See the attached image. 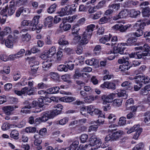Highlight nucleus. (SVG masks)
<instances>
[{"label": "nucleus", "mask_w": 150, "mask_h": 150, "mask_svg": "<svg viewBox=\"0 0 150 150\" xmlns=\"http://www.w3.org/2000/svg\"><path fill=\"white\" fill-rule=\"evenodd\" d=\"M88 139V135L86 134H83L80 137L81 141L82 143L86 142Z\"/></svg>", "instance_id": "5fc2aeb1"}, {"label": "nucleus", "mask_w": 150, "mask_h": 150, "mask_svg": "<svg viewBox=\"0 0 150 150\" xmlns=\"http://www.w3.org/2000/svg\"><path fill=\"white\" fill-rule=\"evenodd\" d=\"M80 28L79 25L75 24L74 25L72 28V30L73 31H74V33H78V31L79 30Z\"/></svg>", "instance_id": "774afa93"}, {"label": "nucleus", "mask_w": 150, "mask_h": 150, "mask_svg": "<svg viewBox=\"0 0 150 150\" xmlns=\"http://www.w3.org/2000/svg\"><path fill=\"white\" fill-rule=\"evenodd\" d=\"M129 59V57H126V56H123L122 58L119 59L118 60V62L120 64H124L123 65L125 67V69L128 70L129 67H128V66L129 64V62L128 60Z\"/></svg>", "instance_id": "ddd939ff"}, {"label": "nucleus", "mask_w": 150, "mask_h": 150, "mask_svg": "<svg viewBox=\"0 0 150 150\" xmlns=\"http://www.w3.org/2000/svg\"><path fill=\"white\" fill-rule=\"evenodd\" d=\"M91 38H88L87 35H85V33L83 34V37L80 41V45H83L86 44L88 42V40Z\"/></svg>", "instance_id": "473e14b6"}, {"label": "nucleus", "mask_w": 150, "mask_h": 150, "mask_svg": "<svg viewBox=\"0 0 150 150\" xmlns=\"http://www.w3.org/2000/svg\"><path fill=\"white\" fill-rule=\"evenodd\" d=\"M85 62L86 64L91 66L96 65L98 63V60L93 58L87 60Z\"/></svg>", "instance_id": "7c9ffc66"}, {"label": "nucleus", "mask_w": 150, "mask_h": 150, "mask_svg": "<svg viewBox=\"0 0 150 150\" xmlns=\"http://www.w3.org/2000/svg\"><path fill=\"white\" fill-rule=\"evenodd\" d=\"M21 38L23 41H28L30 39L31 36L29 34L27 33L25 35H23Z\"/></svg>", "instance_id": "864d4df0"}, {"label": "nucleus", "mask_w": 150, "mask_h": 150, "mask_svg": "<svg viewBox=\"0 0 150 150\" xmlns=\"http://www.w3.org/2000/svg\"><path fill=\"white\" fill-rule=\"evenodd\" d=\"M38 102L36 100H34L32 103H30L28 101H26L25 102V104L28 105V108H31L35 107L38 104Z\"/></svg>", "instance_id": "c9c22d12"}, {"label": "nucleus", "mask_w": 150, "mask_h": 150, "mask_svg": "<svg viewBox=\"0 0 150 150\" xmlns=\"http://www.w3.org/2000/svg\"><path fill=\"white\" fill-rule=\"evenodd\" d=\"M40 17V16H35L33 19L30 26L35 27L39 23Z\"/></svg>", "instance_id": "f704fd0d"}, {"label": "nucleus", "mask_w": 150, "mask_h": 150, "mask_svg": "<svg viewBox=\"0 0 150 150\" xmlns=\"http://www.w3.org/2000/svg\"><path fill=\"white\" fill-rule=\"evenodd\" d=\"M98 98L99 96L97 95L94 96L91 94H89L88 95H87L86 97H85L84 101L86 103H91L94 100L98 99Z\"/></svg>", "instance_id": "4468645a"}, {"label": "nucleus", "mask_w": 150, "mask_h": 150, "mask_svg": "<svg viewBox=\"0 0 150 150\" xmlns=\"http://www.w3.org/2000/svg\"><path fill=\"white\" fill-rule=\"evenodd\" d=\"M95 27V25L91 24L88 25L87 27V29L84 32L85 34L87 35L88 38H91L92 35V32Z\"/></svg>", "instance_id": "2eb2a0df"}, {"label": "nucleus", "mask_w": 150, "mask_h": 150, "mask_svg": "<svg viewBox=\"0 0 150 150\" xmlns=\"http://www.w3.org/2000/svg\"><path fill=\"white\" fill-rule=\"evenodd\" d=\"M134 101L132 98H131L128 100L125 104V105L127 109V110L129 109V108H130L131 106V105L133 103Z\"/></svg>", "instance_id": "49530a36"}, {"label": "nucleus", "mask_w": 150, "mask_h": 150, "mask_svg": "<svg viewBox=\"0 0 150 150\" xmlns=\"http://www.w3.org/2000/svg\"><path fill=\"white\" fill-rule=\"evenodd\" d=\"M144 145L142 143H140L134 146L132 150H139L143 148Z\"/></svg>", "instance_id": "338daca9"}, {"label": "nucleus", "mask_w": 150, "mask_h": 150, "mask_svg": "<svg viewBox=\"0 0 150 150\" xmlns=\"http://www.w3.org/2000/svg\"><path fill=\"white\" fill-rule=\"evenodd\" d=\"M111 37L112 35L110 34H109L108 35H105L99 40V41L101 43L105 44L106 42L110 40Z\"/></svg>", "instance_id": "c756f323"}, {"label": "nucleus", "mask_w": 150, "mask_h": 150, "mask_svg": "<svg viewBox=\"0 0 150 150\" xmlns=\"http://www.w3.org/2000/svg\"><path fill=\"white\" fill-rule=\"evenodd\" d=\"M93 114H95L99 115L98 117H101L103 118H105V116L104 114L102 113V112L100 110L97 108H94Z\"/></svg>", "instance_id": "c03bdc74"}, {"label": "nucleus", "mask_w": 150, "mask_h": 150, "mask_svg": "<svg viewBox=\"0 0 150 150\" xmlns=\"http://www.w3.org/2000/svg\"><path fill=\"white\" fill-rule=\"evenodd\" d=\"M13 37L11 35H9L5 41L6 46L8 48H11L13 47Z\"/></svg>", "instance_id": "4be33fe9"}, {"label": "nucleus", "mask_w": 150, "mask_h": 150, "mask_svg": "<svg viewBox=\"0 0 150 150\" xmlns=\"http://www.w3.org/2000/svg\"><path fill=\"white\" fill-rule=\"evenodd\" d=\"M57 5L56 4H54L51 6L47 9V12L49 13H53L56 10Z\"/></svg>", "instance_id": "79ce46f5"}, {"label": "nucleus", "mask_w": 150, "mask_h": 150, "mask_svg": "<svg viewBox=\"0 0 150 150\" xmlns=\"http://www.w3.org/2000/svg\"><path fill=\"white\" fill-rule=\"evenodd\" d=\"M146 23L143 22L142 20L138 21L134 24V26L137 27L138 29L135 33H131V36H135L137 37L142 36L143 34V30L144 29V27Z\"/></svg>", "instance_id": "7ed1b4c3"}, {"label": "nucleus", "mask_w": 150, "mask_h": 150, "mask_svg": "<svg viewBox=\"0 0 150 150\" xmlns=\"http://www.w3.org/2000/svg\"><path fill=\"white\" fill-rule=\"evenodd\" d=\"M143 116L144 117V121L146 124L150 123V112H147L144 113Z\"/></svg>", "instance_id": "cd10ccee"}, {"label": "nucleus", "mask_w": 150, "mask_h": 150, "mask_svg": "<svg viewBox=\"0 0 150 150\" xmlns=\"http://www.w3.org/2000/svg\"><path fill=\"white\" fill-rule=\"evenodd\" d=\"M89 144L86 145L84 146L80 145L78 150H85L86 149L89 148H90L91 150H96L100 147L102 143L101 140L94 135H92L89 138Z\"/></svg>", "instance_id": "f257e3e1"}, {"label": "nucleus", "mask_w": 150, "mask_h": 150, "mask_svg": "<svg viewBox=\"0 0 150 150\" xmlns=\"http://www.w3.org/2000/svg\"><path fill=\"white\" fill-rule=\"evenodd\" d=\"M67 19L62 18V22L59 25V28L61 30L64 31H67L69 30L71 26L70 24L67 23Z\"/></svg>", "instance_id": "6e6552de"}, {"label": "nucleus", "mask_w": 150, "mask_h": 150, "mask_svg": "<svg viewBox=\"0 0 150 150\" xmlns=\"http://www.w3.org/2000/svg\"><path fill=\"white\" fill-rule=\"evenodd\" d=\"M106 3V1L105 0L101 1L99 2L97 5L96 6V8L97 9L100 8L105 6Z\"/></svg>", "instance_id": "4d7b16f0"}, {"label": "nucleus", "mask_w": 150, "mask_h": 150, "mask_svg": "<svg viewBox=\"0 0 150 150\" xmlns=\"http://www.w3.org/2000/svg\"><path fill=\"white\" fill-rule=\"evenodd\" d=\"M129 12L127 9H125L121 11L118 15L112 17L113 20H116L121 18H125L129 14Z\"/></svg>", "instance_id": "9b49d317"}, {"label": "nucleus", "mask_w": 150, "mask_h": 150, "mask_svg": "<svg viewBox=\"0 0 150 150\" xmlns=\"http://www.w3.org/2000/svg\"><path fill=\"white\" fill-rule=\"evenodd\" d=\"M76 4H72L65 6L61 8L57 13L60 16H63L66 15L71 14L73 12L76 11Z\"/></svg>", "instance_id": "f03ea898"}, {"label": "nucleus", "mask_w": 150, "mask_h": 150, "mask_svg": "<svg viewBox=\"0 0 150 150\" xmlns=\"http://www.w3.org/2000/svg\"><path fill=\"white\" fill-rule=\"evenodd\" d=\"M8 8V6L7 5L1 11L0 13V20L3 19L5 20L7 16L6 11Z\"/></svg>", "instance_id": "a878e982"}, {"label": "nucleus", "mask_w": 150, "mask_h": 150, "mask_svg": "<svg viewBox=\"0 0 150 150\" xmlns=\"http://www.w3.org/2000/svg\"><path fill=\"white\" fill-rule=\"evenodd\" d=\"M27 83V79L25 77H24L21 79L20 83L21 85L24 86L26 85Z\"/></svg>", "instance_id": "69168bd1"}, {"label": "nucleus", "mask_w": 150, "mask_h": 150, "mask_svg": "<svg viewBox=\"0 0 150 150\" xmlns=\"http://www.w3.org/2000/svg\"><path fill=\"white\" fill-rule=\"evenodd\" d=\"M50 119L49 116V113L48 112H44L42 115L41 117H38L36 118L35 120V122H44Z\"/></svg>", "instance_id": "9d476101"}, {"label": "nucleus", "mask_w": 150, "mask_h": 150, "mask_svg": "<svg viewBox=\"0 0 150 150\" xmlns=\"http://www.w3.org/2000/svg\"><path fill=\"white\" fill-rule=\"evenodd\" d=\"M86 119H82L74 121L71 122V125H82L86 122Z\"/></svg>", "instance_id": "4c0bfd02"}, {"label": "nucleus", "mask_w": 150, "mask_h": 150, "mask_svg": "<svg viewBox=\"0 0 150 150\" xmlns=\"http://www.w3.org/2000/svg\"><path fill=\"white\" fill-rule=\"evenodd\" d=\"M79 142L78 141H75L73 142L69 146L67 147L65 150H75L78 147Z\"/></svg>", "instance_id": "c85d7f7f"}, {"label": "nucleus", "mask_w": 150, "mask_h": 150, "mask_svg": "<svg viewBox=\"0 0 150 150\" xmlns=\"http://www.w3.org/2000/svg\"><path fill=\"white\" fill-rule=\"evenodd\" d=\"M10 71V69L9 67H4L3 70H1L0 71V73L1 74H3L4 73H5L6 74L9 73Z\"/></svg>", "instance_id": "e2e57ef3"}, {"label": "nucleus", "mask_w": 150, "mask_h": 150, "mask_svg": "<svg viewBox=\"0 0 150 150\" xmlns=\"http://www.w3.org/2000/svg\"><path fill=\"white\" fill-rule=\"evenodd\" d=\"M42 64V67L44 70L48 69L52 65L51 60L49 59L45 60L43 62Z\"/></svg>", "instance_id": "aec40b11"}, {"label": "nucleus", "mask_w": 150, "mask_h": 150, "mask_svg": "<svg viewBox=\"0 0 150 150\" xmlns=\"http://www.w3.org/2000/svg\"><path fill=\"white\" fill-rule=\"evenodd\" d=\"M116 95L119 97H122L124 99H126L128 96L127 94L126 93V91L124 90H120L118 91L117 93H116Z\"/></svg>", "instance_id": "bb28decb"}, {"label": "nucleus", "mask_w": 150, "mask_h": 150, "mask_svg": "<svg viewBox=\"0 0 150 150\" xmlns=\"http://www.w3.org/2000/svg\"><path fill=\"white\" fill-rule=\"evenodd\" d=\"M129 38L127 40V43L129 45H133L135 42L137 41V39L135 37H133L132 36Z\"/></svg>", "instance_id": "8fccbe9b"}, {"label": "nucleus", "mask_w": 150, "mask_h": 150, "mask_svg": "<svg viewBox=\"0 0 150 150\" xmlns=\"http://www.w3.org/2000/svg\"><path fill=\"white\" fill-rule=\"evenodd\" d=\"M29 62L30 64L31 70L34 73L36 72L38 70L39 62L36 58L32 57L30 58Z\"/></svg>", "instance_id": "39448f33"}, {"label": "nucleus", "mask_w": 150, "mask_h": 150, "mask_svg": "<svg viewBox=\"0 0 150 150\" xmlns=\"http://www.w3.org/2000/svg\"><path fill=\"white\" fill-rule=\"evenodd\" d=\"M69 120L68 117H64L59 121V124L61 125H64L68 122Z\"/></svg>", "instance_id": "603ef678"}, {"label": "nucleus", "mask_w": 150, "mask_h": 150, "mask_svg": "<svg viewBox=\"0 0 150 150\" xmlns=\"http://www.w3.org/2000/svg\"><path fill=\"white\" fill-rule=\"evenodd\" d=\"M139 125H135L131 128L127 127L125 129L127 130V133L128 134H130L134 131H135L139 127Z\"/></svg>", "instance_id": "2f4dec72"}, {"label": "nucleus", "mask_w": 150, "mask_h": 150, "mask_svg": "<svg viewBox=\"0 0 150 150\" xmlns=\"http://www.w3.org/2000/svg\"><path fill=\"white\" fill-rule=\"evenodd\" d=\"M116 94L111 93L108 96L103 95L101 97V99L103 100V104L105 105L107 103H110L112 102V100L115 97Z\"/></svg>", "instance_id": "0eeeda50"}, {"label": "nucleus", "mask_w": 150, "mask_h": 150, "mask_svg": "<svg viewBox=\"0 0 150 150\" xmlns=\"http://www.w3.org/2000/svg\"><path fill=\"white\" fill-rule=\"evenodd\" d=\"M53 17L51 16L47 17L46 18L45 20L44 24L45 26H48L50 28L53 25L52 21Z\"/></svg>", "instance_id": "6ab92c4d"}, {"label": "nucleus", "mask_w": 150, "mask_h": 150, "mask_svg": "<svg viewBox=\"0 0 150 150\" xmlns=\"http://www.w3.org/2000/svg\"><path fill=\"white\" fill-rule=\"evenodd\" d=\"M150 8H145L143 9L142 13L144 16H147L149 13Z\"/></svg>", "instance_id": "680f3d73"}, {"label": "nucleus", "mask_w": 150, "mask_h": 150, "mask_svg": "<svg viewBox=\"0 0 150 150\" xmlns=\"http://www.w3.org/2000/svg\"><path fill=\"white\" fill-rule=\"evenodd\" d=\"M87 112L91 115L93 114L94 107L92 105L87 106Z\"/></svg>", "instance_id": "0e129e2a"}, {"label": "nucleus", "mask_w": 150, "mask_h": 150, "mask_svg": "<svg viewBox=\"0 0 150 150\" xmlns=\"http://www.w3.org/2000/svg\"><path fill=\"white\" fill-rule=\"evenodd\" d=\"M19 135V133L18 131L13 130L11 132L10 136L11 138L16 139L18 138Z\"/></svg>", "instance_id": "e433bc0d"}, {"label": "nucleus", "mask_w": 150, "mask_h": 150, "mask_svg": "<svg viewBox=\"0 0 150 150\" xmlns=\"http://www.w3.org/2000/svg\"><path fill=\"white\" fill-rule=\"evenodd\" d=\"M124 134V133L123 131L119 130L112 134V140H115L120 138L121 137V136Z\"/></svg>", "instance_id": "a211bd4d"}, {"label": "nucleus", "mask_w": 150, "mask_h": 150, "mask_svg": "<svg viewBox=\"0 0 150 150\" xmlns=\"http://www.w3.org/2000/svg\"><path fill=\"white\" fill-rule=\"evenodd\" d=\"M35 89H37L36 88H31L28 89L27 87H25L22 89L21 91L22 94H26L28 95H31L33 94V91Z\"/></svg>", "instance_id": "dca6fc26"}, {"label": "nucleus", "mask_w": 150, "mask_h": 150, "mask_svg": "<svg viewBox=\"0 0 150 150\" xmlns=\"http://www.w3.org/2000/svg\"><path fill=\"white\" fill-rule=\"evenodd\" d=\"M28 12V9L27 8H23V7L20 8L18 9L16 13V16L17 17H19L20 15L24 14L25 15V13Z\"/></svg>", "instance_id": "412c9836"}, {"label": "nucleus", "mask_w": 150, "mask_h": 150, "mask_svg": "<svg viewBox=\"0 0 150 150\" xmlns=\"http://www.w3.org/2000/svg\"><path fill=\"white\" fill-rule=\"evenodd\" d=\"M142 128L139 127V129L135 131L136 132L134 134L133 137V138L135 139H137L141 133L142 132Z\"/></svg>", "instance_id": "ea45409f"}, {"label": "nucleus", "mask_w": 150, "mask_h": 150, "mask_svg": "<svg viewBox=\"0 0 150 150\" xmlns=\"http://www.w3.org/2000/svg\"><path fill=\"white\" fill-rule=\"evenodd\" d=\"M109 19V17H103L100 19L99 21V23L100 24H104L108 22Z\"/></svg>", "instance_id": "a19ab883"}, {"label": "nucleus", "mask_w": 150, "mask_h": 150, "mask_svg": "<svg viewBox=\"0 0 150 150\" xmlns=\"http://www.w3.org/2000/svg\"><path fill=\"white\" fill-rule=\"evenodd\" d=\"M11 28L9 27H6L5 28L4 31H1L0 32V35L2 39L4 35H7L8 33H10L11 32Z\"/></svg>", "instance_id": "393cba45"}, {"label": "nucleus", "mask_w": 150, "mask_h": 150, "mask_svg": "<svg viewBox=\"0 0 150 150\" xmlns=\"http://www.w3.org/2000/svg\"><path fill=\"white\" fill-rule=\"evenodd\" d=\"M134 49L136 50H141L142 52L146 53L147 56H150V47L147 44H145L143 47H135Z\"/></svg>", "instance_id": "1a4fd4ad"}, {"label": "nucleus", "mask_w": 150, "mask_h": 150, "mask_svg": "<svg viewBox=\"0 0 150 150\" xmlns=\"http://www.w3.org/2000/svg\"><path fill=\"white\" fill-rule=\"evenodd\" d=\"M122 101V99H116L114 100L113 103L115 106L119 107L121 105Z\"/></svg>", "instance_id": "a18cd8bd"}, {"label": "nucleus", "mask_w": 150, "mask_h": 150, "mask_svg": "<svg viewBox=\"0 0 150 150\" xmlns=\"http://www.w3.org/2000/svg\"><path fill=\"white\" fill-rule=\"evenodd\" d=\"M100 87L102 88H107L109 89L115 90L116 88L115 83L105 82L103 83L101 85Z\"/></svg>", "instance_id": "f8f14e48"}, {"label": "nucleus", "mask_w": 150, "mask_h": 150, "mask_svg": "<svg viewBox=\"0 0 150 150\" xmlns=\"http://www.w3.org/2000/svg\"><path fill=\"white\" fill-rule=\"evenodd\" d=\"M38 93L40 97H43L45 100H46L47 98V96L46 91H38Z\"/></svg>", "instance_id": "37998d69"}, {"label": "nucleus", "mask_w": 150, "mask_h": 150, "mask_svg": "<svg viewBox=\"0 0 150 150\" xmlns=\"http://www.w3.org/2000/svg\"><path fill=\"white\" fill-rule=\"evenodd\" d=\"M2 109L6 115H10L12 114L14 108L12 106L8 105L4 107Z\"/></svg>", "instance_id": "f3484780"}, {"label": "nucleus", "mask_w": 150, "mask_h": 150, "mask_svg": "<svg viewBox=\"0 0 150 150\" xmlns=\"http://www.w3.org/2000/svg\"><path fill=\"white\" fill-rule=\"evenodd\" d=\"M140 12L139 11H137L135 9H132L129 11V15L133 18H135L140 15Z\"/></svg>", "instance_id": "b1692460"}, {"label": "nucleus", "mask_w": 150, "mask_h": 150, "mask_svg": "<svg viewBox=\"0 0 150 150\" xmlns=\"http://www.w3.org/2000/svg\"><path fill=\"white\" fill-rule=\"evenodd\" d=\"M75 97L71 96H66L59 98V100L64 102H71L76 100Z\"/></svg>", "instance_id": "5701e85b"}, {"label": "nucleus", "mask_w": 150, "mask_h": 150, "mask_svg": "<svg viewBox=\"0 0 150 150\" xmlns=\"http://www.w3.org/2000/svg\"><path fill=\"white\" fill-rule=\"evenodd\" d=\"M56 52V49L55 47L53 46L47 52L49 55L52 56L55 54Z\"/></svg>", "instance_id": "09e8293b"}, {"label": "nucleus", "mask_w": 150, "mask_h": 150, "mask_svg": "<svg viewBox=\"0 0 150 150\" xmlns=\"http://www.w3.org/2000/svg\"><path fill=\"white\" fill-rule=\"evenodd\" d=\"M58 43L60 45H64L68 44V42L65 37L62 36L60 38L58 41Z\"/></svg>", "instance_id": "3c124183"}, {"label": "nucleus", "mask_w": 150, "mask_h": 150, "mask_svg": "<svg viewBox=\"0 0 150 150\" xmlns=\"http://www.w3.org/2000/svg\"><path fill=\"white\" fill-rule=\"evenodd\" d=\"M61 113V110H54L52 112L49 113V116L50 118H52L55 116Z\"/></svg>", "instance_id": "58836bf2"}, {"label": "nucleus", "mask_w": 150, "mask_h": 150, "mask_svg": "<svg viewBox=\"0 0 150 150\" xmlns=\"http://www.w3.org/2000/svg\"><path fill=\"white\" fill-rule=\"evenodd\" d=\"M127 45L126 43H120L118 44L117 47H115L113 48V53L115 54L119 53L122 54H124V51L125 49V46Z\"/></svg>", "instance_id": "423d86ee"}, {"label": "nucleus", "mask_w": 150, "mask_h": 150, "mask_svg": "<svg viewBox=\"0 0 150 150\" xmlns=\"http://www.w3.org/2000/svg\"><path fill=\"white\" fill-rule=\"evenodd\" d=\"M142 83H144L142 82H140L138 83H136L137 84L134 85V91H138L143 86Z\"/></svg>", "instance_id": "6e6d98bb"}, {"label": "nucleus", "mask_w": 150, "mask_h": 150, "mask_svg": "<svg viewBox=\"0 0 150 150\" xmlns=\"http://www.w3.org/2000/svg\"><path fill=\"white\" fill-rule=\"evenodd\" d=\"M102 14L101 11L97 12L95 14H91L90 15L89 17L93 20H96L100 17Z\"/></svg>", "instance_id": "72a5a7b5"}, {"label": "nucleus", "mask_w": 150, "mask_h": 150, "mask_svg": "<svg viewBox=\"0 0 150 150\" xmlns=\"http://www.w3.org/2000/svg\"><path fill=\"white\" fill-rule=\"evenodd\" d=\"M126 118L125 117H121L119 119L118 125L120 126H123L126 124Z\"/></svg>", "instance_id": "de8ad7c7"}, {"label": "nucleus", "mask_w": 150, "mask_h": 150, "mask_svg": "<svg viewBox=\"0 0 150 150\" xmlns=\"http://www.w3.org/2000/svg\"><path fill=\"white\" fill-rule=\"evenodd\" d=\"M25 131L27 133H35L36 131V129L34 127H29L25 128Z\"/></svg>", "instance_id": "13d9d810"}, {"label": "nucleus", "mask_w": 150, "mask_h": 150, "mask_svg": "<svg viewBox=\"0 0 150 150\" xmlns=\"http://www.w3.org/2000/svg\"><path fill=\"white\" fill-rule=\"evenodd\" d=\"M131 25L128 24L124 26L122 25H120V32H123L125 31L128 28L131 27Z\"/></svg>", "instance_id": "bf43d9fd"}, {"label": "nucleus", "mask_w": 150, "mask_h": 150, "mask_svg": "<svg viewBox=\"0 0 150 150\" xmlns=\"http://www.w3.org/2000/svg\"><path fill=\"white\" fill-rule=\"evenodd\" d=\"M130 80L135 79L136 83H138L140 82H142L144 83H148L150 80L149 78L147 76H145L142 74L137 75H131L129 77Z\"/></svg>", "instance_id": "20e7f679"}, {"label": "nucleus", "mask_w": 150, "mask_h": 150, "mask_svg": "<svg viewBox=\"0 0 150 150\" xmlns=\"http://www.w3.org/2000/svg\"><path fill=\"white\" fill-rule=\"evenodd\" d=\"M58 70L59 71H64L66 72L68 70L67 67L64 65H60L57 68Z\"/></svg>", "instance_id": "052dcab7"}]
</instances>
